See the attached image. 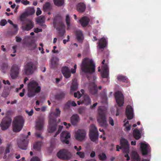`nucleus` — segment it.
I'll return each instance as SVG.
<instances>
[{
  "mask_svg": "<svg viewBox=\"0 0 161 161\" xmlns=\"http://www.w3.org/2000/svg\"><path fill=\"white\" fill-rule=\"evenodd\" d=\"M26 112L28 114L29 116H32L33 113V110L32 109L30 112L27 110H26Z\"/></svg>",
  "mask_w": 161,
  "mask_h": 161,
  "instance_id": "nucleus-59",
  "label": "nucleus"
},
{
  "mask_svg": "<svg viewBox=\"0 0 161 161\" xmlns=\"http://www.w3.org/2000/svg\"><path fill=\"white\" fill-rule=\"evenodd\" d=\"M124 126L125 127L126 131H130L131 128V125H129V122L127 121L124 124Z\"/></svg>",
  "mask_w": 161,
  "mask_h": 161,
  "instance_id": "nucleus-45",
  "label": "nucleus"
},
{
  "mask_svg": "<svg viewBox=\"0 0 161 161\" xmlns=\"http://www.w3.org/2000/svg\"><path fill=\"white\" fill-rule=\"evenodd\" d=\"M70 17H69V15L68 14H67L65 18V21L66 23V25H67V29H69L70 27Z\"/></svg>",
  "mask_w": 161,
  "mask_h": 161,
  "instance_id": "nucleus-39",
  "label": "nucleus"
},
{
  "mask_svg": "<svg viewBox=\"0 0 161 161\" xmlns=\"http://www.w3.org/2000/svg\"><path fill=\"white\" fill-rule=\"evenodd\" d=\"M42 14V11L39 8H37V11L36 12V15L38 16Z\"/></svg>",
  "mask_w": 161,
  "mask_h": 161,
  "instance_id": "nucleus-58",
  "label": "nucleus"
},
{
  "mask_svg": "<svg viewBox=\"0 0 161 161\" xmlns=\"http://www.w3.org/2000/svg\"><path fill=\"white\" fill-rule=\"evenodd\" d=\"M140 147L142 154L143 156L147 155L151 152V147L148 144L141 143Z\"/></svg>",
  "mask_w": 161,
  "mask_h": 161,
  "instance_id": "nucleus-15",
  "label": "nucleus"
},
{
  "mask_svg": "<svg viewBox=\"0 0 161 161\" xmlns=\"http://www.w3.org/2000/svg\"><path fill=\"white\" fill-rule=\"evenodd\" d=\"M89 136L91 141L97 143V140L98 138V131L97 127L93 124L91 125V128L90 130Z\"/></svg>",
  "mask_w": 161,
  "mask_h": 161,
  "instance_id": "nucleus-7",
  "label": "nucleus"
},
{
  "mask_svg": "<svg viewBox=\"0 0 161 161\" xmlns=\"http://www.w3.org/2000/svg\"><path fill=\"white\" fill-rule=\"evenodd\" d=\"M37 68L36 64L32 62H28L25 63L23 70V74L29 75H32Z\"/></svg>",
  "mask_w": 161,
  "mask_h": 161,
  "instance_id": "nucleus-4",
  "label": "nucleus"
},
{
  "mask_svg": "<svg viewBox=\"0 0 161 161\" xmlns=\"http://www.w3.org/2000/svg\"><path fill=\"white\" fill-rule=\"evenodd\" d=\"M80 68L82 72L91 74L95 72V66L92 59L86 58L83 59Z\"/></svg>",
  "mask_w": 161,
  "mask_h": 161,
  "instance_id": "nucleus-1",
  "label": "nucleus"
},
{
  "mask_svg": "<svg viewBox=\"0 0 161 161\" xmlns=\"http://www.w3.org/2000/svg\"><path fill=\"white\" fill-rule=\"evenodd\" d=\"M65 95V94L64 92H61L55 95V98L58 100H61L64 97Z\"/></svg>",
  "mask_w": 161,
  "mask_h": 161,
  "instance_id": "nucleus-34",
  "label": "nucleus"
},
{
  "mask_svg": "<svg viewBox=\"0 0 161 161\" xmlns=\"http://www.w3.org/2000/svg\"><path fill=\"white\" fill-rule=\"evenodd\" d=\"M65 25L63 23L59 24V26L56 28L58 31V33L61 36H63L65 33Z\"/></svg>",
  "mask_w": 161,
  "mask_h": 161,
  "instance_id": "nucleus-22",
  "label": "nucleus"
},
{
  "mask_svg": "<svg viewBox=\"0 0 161 161\" xmlns=\"http://www.w3.org/2000/svg\"><path fill=\"white\" fill-rule=\"evenodd\" d=\"M86 8V5L82 3H80L77 5V10L80 12L85 11Z\"/></svg>",
  "mask_w": 161,
  "mask_h": 161,
  "instance_id": "nucleus-30",
  "label": "nucleus"
},
{
  "mask_svg": "<svg viewBox=\"0 0 161 161\" xmlns=\"http://www.w3.org/2000/svg\"><path fill=\"white\" fill-rule=\"evenodd\" d=\"M79 21L82 27H85L88 25L90 19L87 16H83L79 20Z\"/></svg>",
  "mask_w": 161,
  "mask_h": 161,
  "instance_id": "nucleus-21",
  "label": "nucleus"
},
{
  "mask_svg": "<svg viewBox=\"0 0 161 161\" xmlns=\"http://www.w3.org/2000/svg\"><path fill=\"white\" fill-rule=\"evenodd\" d=\"M62 73L63 76L66 79L71 76L70 71L69 69L67 66L63 67L61 69Z\"/></svg>",
  "mask_w": 161,
  "mask_h": 161,
  "instance_id": "nucleus-20",
  "label": "nucleus"
},
{
  "mask_svg": "<svg viewBox=\"0 0 161 161\" xmlns=\"http://www.w3.org/2000/svg\"><path fill=\"white\" fill-rule=\"evenodd\" d=\"M8 67V64L5 63L2 64L1 66V71L4 73H5Z\"/></svg>",
  "mask_w": 161,
  "mask_h": 161,
  "instance_id": "nucleus-41",
  "label": "nucleus"
},
{
  "mask_svg": "<svg viewBox=\"0 0 161 161\" xmlns=\"http://www.w3.org/2000/svg\"><path fill=\"white\" fill-rule=\"evenodd\" d=\"M106 109L104 107L102 106L98 107L97 120L101 126L105 128H106L108 125L106 120Z\"/></svg>",
  "mask_w": 161,
  "mask_h": 161,
  "instance_id": "nucleus-2",
  "label": "nucleus"
},
{
  "mask_svg": "<svg viewBox=\"0 0 161 161\" xmlns=\"http://www.w3.org/2000/svg\"><path fill=\"white\" fill-rule=\"evenodd\" d=\"M125 114L128 119H131L133 118V110L131 106L128 105L126 107L125 109Z\"/></svg>",
  "mask_w": 161,
  "mask_h": 161,
  "instance_id": "nucleus-18",
  "label": "nucleus"
},
{
  "mask_svg": "<svg viewBox=\"0 0 161 161\" xmlns=\"http://www.w3.org/2000/svg\"><path fill=\"white\" fill-rule=\"evenodd\" d=\"M58 157L61 159L67 160L70 159L72 156L71 153L67 150H60L57 153Z\"/></svg>",
  "mask_w": 161,
  "mask_h": 161,
  "instance_id": "nucleus-12",
  "label": "nucleus"
},
{
  "mask_svg": "<svg viewBox=\"0 0 161 161\" xmlns=\"http://www.w3.org/2000/svg\"><path fill=\"white\" fill-rule=\"evenodd\" d=\"M50 3L48 2H46L43 6V8L45 10H47L50 9Z\"/></svg>",
  "mask_w": 161,
  "mask_h": 161,
  "instance_id": "nucleus-48",
  "label": "nucleus"
},
{
  "mask_svg": "<svg viewBox=\"0 0 161 161\" xmlns=\"http://www.w3.org/2000/svg\"><path fill=\"white\" fill-rule=\"evenodd\" d=\"M42 145V142L39 141L35 144L33 146V148L36 151H39L41 149V146Z\"/></svg>",
  "mask_w": 161,
  "mask_h": 161,
  "instance_id": "nucleus-36",
  "label": "nucleus"
},
{
  "mask_svg": "<svg viewBox=\"0 0 161 161\" xmlns=\"http://www.w3.org/2000/svg\"><path fill=\"white\" fill-rule=\"evenodd\" d=\"M28 95L29 97H33L36 93L39 92L41 90V87L36 81L33 80L31 81L28 84Z\"/></svg>",
  "mask_w": 161,
  "mask_h": 161,
  "instance_id": "nucleus-3",
  "label": "nucleus"
},
{
  "mask_svg": "<svg viewBox=\"0 0 161 161\" xmlns=\"http://www.w3.org/2000/svg\"><path fill=\"white\" fill-rule=\"evenodd\" d=\"M27 47L30 48V50H34L36 47L37 45L35 42L33 41H31L28 42L27 45Z\"/></svg>",
  "mask_w": 161,
  "mask_h": 161,
  "instance_id": "nucleus-33",
  "label": "nucleus"
},
{
  "mask_svg": "<svg viewBox=\"0 0 161 161\" xmlns=\"http://www.w3.org/2000/svg\"><path fill=\"white\" fill-rule=\"evenodd\" d=\"M54 4L58 6H61L64 3V0H54Z\"/></svg>",
  "mask_w": 161,
  "mask_h": 161,
  "instance_id": "nucleus-40",
  "label": "nucleus"
},
{
  "mask_svg": "<svg viewBox=\"0 0 161 161\" xmlns=\"http://www.w3.org/2000/svg\"><path fill=\"white\" fill-rule=\"evenodd\" d=\"M44 124V120L43 119H40L37 122L36 127L37 130H41L43 128Z\"/></svg>",
  "mask_w": 161,
  "mask_h": 161,
  "instance_id": "nucleus-31",
  "label": "nucleus"
},
{
  "mask_svg": "<svg viewBox=\"0 0 161 161\" xmlns=\"http://www.w3.org/2000/svg\"><path fill=\"white\" fill-rule=\"evenodd\" d=\"M25 12L28 15H32L35 13V10L33 7H29L27 8Z\"/></svg>",
  "mask_w": 161,
  "mask_h": 161,
  "instance_id": "nucleus-38",
  "label": "nucleus"
},
{
  "mask_svg": "<svg viewBox=\"0 0 161 161\" xmlns=\"http://www.w3.org/2000/svg\"><path fill=\"white\" fill-rule=\"evenodd\" d=\"M98 44L100 49L104 48L107 45L106 39L104 37L101 38L99 40Z\"/></svg>",
  "mask_w": 161,
  "mask_h": 161,
  "instance_id": "nucleus-26",
  "label": "nucleus"
},
{
  "mask_svg": "<svg viewBox=\"0 0 161 161\" xmlns=\"http://www.w3.org/2000/svg\"><path fill=\"white\" fill-rule=\"evenodd\" d=\"M60 112L61 111L59 108H56V111L53 113V114L55 116V117H53L56 119V118L60 116Z\"/></svg>",
  "mask_w": 161,
  "mask_h": 161,
  "instance_id": "nucleus-43",
  "label": "nucleus"
},
{
  "mask_svg": "<svg viewBox=\"0 0 161 161\" xmlns=\"http://www.w3.org/2000/svg\"><path fill=\"white\" fill-rule=\"evenodd\" d=\"M117 79L118 80L124 82H127L128 81V78L125 76L121 75L118 76Z\"/></svg>",
  "mask_w": 161,
  "mask_h": 161,
  "instance_id": "nucleus-37",
  "label": "nucleus"
},
{
  "mask_svg": "<svg viewBox=\"0 0 161 161\" xmlns=\"http://www.w3.org/2000/svg\"><path fill=\"white\" fill-rule=\"evenodd\" d=\"M11 146V145L10 144L8 143L7 144L5 150V154H6L10 152V148Z\"/></svg>",
  "mask_w": 161,
  "mask_h": 161,
  "instance_id": "nucleus-47",
  "label": "nucleus"
},
{
  "mask_svg": "<svg viewBox=\"0 0 161 161\" xmlns=\"http://www.w3.org/2000/svg\"><path fill=\"white\" fill-rule=\"evenodd\" d=\"M58 127V123L57 119L53 117H50L49 121V126L48 131L49 133H53L57 129Z\"/></svg>",
  "mask_w": 161,
  "mask_h": 161,
  "instance_id": "nucleus-10",
  "label": "nucleus"
},
{
  "mask_svg": "<svg viewBox=\"0 0 161 161\" xmlns=\"http://www.w3.org/2000/svg\"><path fill=\"white\" fill-rule=\"evenodd\" d=\"M78 88V84L76 80H73L71 86V90L73 91H75Z\"/></svg>",
  "mask_w": 161,
  "mask_h": 161,
  "instance_id": "nucleus-35",
  "label": "nucleus"
},
{
  "mask_svg": "<svg viewBox=\"0 0 161 161\" xmlns=\"http://www.w3.org/2000/svg\"><path fill=\"white\" fill-rule=\"evenodd\" d=\"M133 136L137 140H139L141 137V133L139 130L136 129H134L133 132Z\"/></svg>",
  "mask_w": 161,
  "mask_h": 161,
  "instance_id": "nucleus-32",
  "label": "nucleus"
},
{
  "mask_svg": "<svg viewBox=\"0 0 161 161\" xmlns=\"http://www.w3.org/2000/svg\"><path fill=\"white\" fill-rule=\"evenodd\" d=\"M88 90L93 95L97 94V89L96 85L94 82L89 84Z\"/></svg>",
  "mask_w": 161,
  "mask_h": 161,
  "instance_id": "nucleus-19",
  "label": "nucleus"
},
{
  "mask_svg": "<svg viewBox=\"0 0 161 161\" xmlns=\"http://www.w3.org/2000/svg\"><path fill=\"white\" fill-rule=\"evenodd\" d=\"M115 97L117 104L119 107L123 106L124 103V96L122 93L119 91L116 92L115 94Z\"/></svg>",
  "mask_w": 161,
  "mask_h": 161,
  "instance_id": "nucleus-13",
  "label": "nucleus"
},
{
  "mask_svg": "<svg viewBox=\"0 0 161 161\" xmlns=\"http://www.w3.org/2000/svg\"><path fill=\"white\" fill-rule=\"evenodd\" d=\"M7 24V21L6 19H5L1 20L0 22V25L1 26H5Z\"/></svg>",
  "mask_w": 161,
  "mask_h": 161,
  "instance_id": "nucleus-53",
  "label": "nucleus"
},
{
  "mask_svg": "<svg viewBox=\"0 0 161 161\" xmlns=\"http://www.w3.org/2000/svg\"><path fill=\"white\" fill-rule=\"evenodd\" d=\"M81 96V94L79 92H75L74 94V96L75 98H79Z\"/></svg>",
  "mask_w": 161,
  "mask_h": 161,
  "instance_id": "nucleus-51",
  "label": "nucleus"
},
{
  "mask_svg": "<svg viewBox=\"0 0 161 161\" xmlns=\"http://www.w3.org/2000/svg\"><path fill=\"white\" fill-rule=\"evenodd\" d=\"M131 157L133 161H140L141 158L139 155L136 151H132L131 154Z\"/></svg>",
  "mask_w": 161,
  "mask_h": 161,
  "instance_id": "nucleus-25",
  "label": "nucleus"
},
{
  "mask_svg": "<svg viewBox=\"0 0 161 161\" xmlns=\"http://www.w3.org/2000/svg\"><path fill=\"white\" fill-rule=\"evenodd\" d=\"M34 32L36 33H37L39 32H42V29H39L38 28H34Z\"/></svg>",
  "mask_w": 161,
  "mask_h": 161,
  "instance_id": "nucleus-55",
  "label": "nucleus"
},
{
  "mask_svg": "<svg viewBox=\"0 0 161 161\" xmlns=\"http://www.w3.org/2000/svg\"><path fill=\"white\" fill-rule=\"evenodd\" d=\"M71 105V101H68L65 105L64 106V109H68L69 108Z\"/></svg>",
  "mask_w": 161,
  "mask_h": 161,
  "instance_id": "nucleus-52",
  "label": "nucleus"
},
{
  "mask_svg": "<svg viewBox=\"0 0 161 161\" xmlns=\"http://www.w3.org/2000/svg\"><path fill=\"white\" fill-rule=\"evenodd\" d=\"M70 137V133L67 131H63L60 134L61 141L62 142L66 144L69 143V142L68 139Z\"/></svg>",
  "mask_w": 161,
  "mask_h": 161,
  "instance_id": "nucleus-17",
  "label": "nucleus"
},
{
  "mask_svg": "<svg viewBox=\"0 0 161 161\" xmlns=\"http://www.w3.org/2000/svg\"><path fill=\"white\" fill-rule=\"evenodd\" d=\"M21 2L22 3L25 5H27L29 4L30 2L27 0H22Z\"/></svg>",
  "mask_w": 161,
  "mask_h": 161,
  "instance_id": "nucleus-60",
  "label": "nucleus"
},
{
  "mask_svg": "<svg viewBox=\"0 0 161 161\" xmlns=\"http://www.w3.org/2000/svg\"><path fill=\"white\" fill-rule=\"evenodd\" d=\"M63 124L66 126V128H69V127H70L71 125L69 123L67 124V123L66 122H64Z\"/></svg>",
  "mask_w": 161,
  "mask_h": 161,
  "instance_id": "nucleus-64",
  "label": "nucleus"
},
{
  "mask_svg": "<svg viewBox=\"0 0 161 161\" xmlns=\"http://www.w3.org/2000/svg\"><path fill=\"white\" fill-rule=\"evenodd\" d=\"M24 120L23 117L21 116L16 117L13 122V130L15 132H18L20 131L23 126Z\"/></svg>",
  "mask_w": 161,
  "mask_h": 161,
  "instance_id": "nucleus-5",
  "label": "nucleus"
},
{
  "mask_svg": "<svg viewBox=\"0 0 161 161\" xmlns=\"http://www.w3.org/2000/svg\"><path fill=\"white\" fill-rule=\"evenodd\" d=\"M99 159L102 161H104L107 158L106 154L103 153H100L98 156Z\"/></svg>",
  "mask_w": 161,
  "mask_h": 161,
  "instance_id": "nucleus-42",
  "label": "nucleus"
},
{
  "mask_svg": "<svg viewBox=\"0 0 161 161\" xmlns=\"http://www.w3.org/2000/svg\"><path fill=\"white\" fill-rule=\"evenodd\" d=\"M11 112L10 111H8L6 115V116L3 118L1 123V126L2 130H5L7 129L10 125L12 119L10 117L7 116L10 114Z\"/></svg>",
  "mask_w": 161,
  "mask_h": 161,
  "instance_id": "nucleus-6",
  "label": "nucleus"
},
{
  "mask_svg": "<svg viewBox=\"0 0 161 161\" xmlns=\"http://www.w3.org/2000/svg\"><path fill=\"white\" fill-rule=\"evenodd\" d=\"M16 42H21L22 40L21 38L18 36H16L15 37Z\"/></svg>",
  "mask_w": 161,
  "mask_h": 161,
  "instance_id": "nucleus-62",
  "label": "nucleus"
},
{
  "mask_svg": "<svg viewBox=\"0 0 161 161\" xmlns=\"http://www.w3.org/2000/svg\"><path fill=\"white\" fill-rule=\"evenodd\" d=\"M20 67V64H14L12 65L10 71V75L12 79H15L18 76Z\"/></svg>",
  "mask_w": 161,
  "mask_h": 161,
  "instance_id": "nucleus-8",
  "label": "nucleus"
},
{
  "mask_svg": "<svg viewBox=\"0 0 161 161\" xmlns=\"http://www.w3.org/2000/svg\"><path fill=\"white\" fill-rule=\"evenodd\" d=\"M81 102L83 104L87 105L91 103V101L89 96L87 94H85L83 96Z\"/></svg>",
  "mask_w": 161,
  "mask_h": 161,
  "instance_id": "nucleus-27",
  "label": "nucleus"
},
{
  "mask_svg": "<svg viewBox=\"0 0 161 161\" xmlns=\"http://www.w3.org/2000/svg\"><path fill=\"white\" fill-rule=\"evenodd\" d=\"M44 17H39L36 19V22L38 24H42L44 22Z\"/></svg>",
  "mask_w": 161,
  "mask_h": 161,
  "instance_id": "nucleus-46",
  "label": "nucleus"
},
{
  "mask_svg": "<svg viewBox=\"0 0 161 161\" xmlns=\"http://www.w3.org/2000/svg\"><path fill=\"white\" fill-rule=\"evenodd\" d=\"M77 41L79 42H82L84 39V36L82 31L78 30L75 32Z\"/></svg>",
  "mask_w": 161,
  "mask_h": 161,
  "instance_id": "nucleus-24",
  "label": "nucleus"
},
{
  "mask_svg": "<svg viewBox=\"0 0 161 161\" xmlns=\"http://www.w3.org/2000/svg\"><path fill=\"white\" fill-rule=\"evenodd\" d=\"M102 76L103 78H107L108 76V65L105 64L102 67Z\"/></svg>",
  "mask_w": 161,
  "mask_h": 161,
  "instance_id": "nucleus-23",
  "label": "nucleus"
},
{
  "mask_svg": "<svg viewBox=\"0 0 161 161\" xmlns=\"http://www.w3.org/2000/svg\"><path fill=\"white\" fill-rule=\"evenodd\" d=\"M58 58L55 57L53 58L51 60V67L53 69H55L58 65L59 62Z\"/></svg>",
  "mask_w": 161,
  "mask_h": 161,
  "instance_id": "nucleus-28",
  "label": "nucleus"
},
{
  "mask_svg": "<svg viewBox=\"0 0 161 161\" xmlns=\"http://www.w3.org/2000/svg\"><path fill=\"white\" fill-rule=\"evenodd\" d=\"M96 155V153L95 151H92L90 155V156L92 158H93L95 157Z\"/></svg>",
  "mask_w": 161,
  "mask_h": 161,
  "instance_id": "nucleus-61",
  "label": "nucleus"
},
{
  "mask_svg": "<svg viewBox=\"0 0 161 161\" xmlns=\"http://www.w3.org/2000/svg\"><path fill=\"white\" fill-rule=\"evenodd\" d=\"M79 120V117L77 114H73L70 118L71 123L73 125H76Z\"/></svg>",
  "mask_w": 161,
  "mask_h": 161,
  "instance_id": "nucleus-29",
  "label": "nucleus"
},
{
  "mask_svg": "<svg viewBox=\"0 0 161 161\" xmlns=\"http://www.w3.org/2000/svg\"><path fill=\"white\" fill-rule=\"evenodd\" d=\"M14 27V28L15 29L14 33H16L18 31L19 28L18 27V25L17 24H14L13 25H12Z\"/></svg>",
  "mask_w": 161,
  "mask_h": 161,
  "instance_id": "nucleus-54",
  "label": "nucleus"
},
{
  "mask_svg": "<svg viewBox=\"0 0 161 161\" xmlns=\"http://www.w3.org/2000/svg\"><path fill=\"white\" fill-rule=\"evenodd\" d=\"M30 135V132H29L28 133V136L22 135V138L18 142V146L19 148L23 150H25L27 149V147L28 144L27 139L28 136Z\"/></svg>",
  "mask_w": 161,
  "mask_h": 161,
  "instance_id": "nucleus-9",
  "label": "nucleus"
},
{
  "mask_svg": "<svg viewBox=\"0 0 161 161\" xmlns=\"http://www.w3.org/2000/svg\"><path fill=\"white\" fill-rule=\"evenodd\" d=\"M31 161H40V160L38 157H34L31 159Z\"/></svg>",
  "mask_w": 161,
  "mask_h": 161,
  "instance_id": "nucleus-57",
  "label": "nucleus"
},
{
  "mask_svg": "<svg viewBox=\"0 0 161 161\" xmlns=\"http://www.w3.org/2000/svg\"><path fill=\"white\" fill-rule=\"evenodd\" d=\"M120 144L124 153H129V144L126 139L122 138L120 140Z\"/></svg>",
  "mask_w": 161,
  "mask_h": 161,
  "instance_id": "nucleus-14",
  "label": "nucleus"
},
{
  "mask_svg": "<svg viewBox=\"0 0 161 161\" xmlns=\"http://www.w3.org/2000/svg\"><path fill=\"white\" fill-rule=\"evenodd\" d=\"M85 108L83 107H80L78 109V111L80 114H82L85 112Z\"/></svg>",
  "mask_w": 161,
  "mask_h": 161,
  "instance_id": "nucleus-50",
  "label": "nucleus"
},
{
  "mask_svg": "<svg viewBox=\"0 0 161 161\" xmlns=\"http://www.w3.org/2000/svg\"><path fill=\"white\" fill-rule=\"evenodd\" d=\"M76 154L80 158H84L85 157V153L83 152H78L76 153Z\"/></svg>",
  "mask_w": 161,
  "mask_h": 161,
  "instance_id": "nucleus-49",
  "label": "nucleus"
},
{
  "mask_svg": "<svg viewBox=\"0 0 161 161\" xmlns=\"http://www.w3.org/2000/svg\"><path fill=\"white\" fill-rule=\"evenodd\" d=\"M28 15L25 12L23 13H22L20 16L19 19L20 21L22 22L23 21H25L24 19L26 17L28 16Z\"/></svg>",
  "mask_w": 161,
  "mask_h": 161,
  "instance_id": "nucleus-44",
  "label": "nucleus"
},
{
  "mask_svg": "<svg viewBox=\"0 0 161 161\" xmlns=\"http://www.w3.org/2000/svg\"><path fill=\"white\" fill-rule=\"evenodd\" d=\"M63 126L61 125H59L58 126V130L57 131V132H58V133H59L61 131L62 129H63Z\"/></svg>",
  "mask_w": 161,
  "mask_h": 161,
  "instance_id": "nucleus-63",
  "label": "nucleus"
},
{
  "mask_svg": "<svg viewBox=\"0 0 161 161\" xmlns=\"http://www.w3.org/2000/svg\"><path fill=\"white\" fill-rule=\"evenodd\" d=\"M109 122L110 124L112 126L114 125V121L113 119L111 117H109Z\"/></svg>",
  "mask_w": 161,
  "mask_h": 161,
  "instance_id": "nucleus-56",
  "label": "nucleus"
},
{
  "mask_svg": "<svg viewBox=\"0 0 161 161\" xmlns=\"http://www.w3.org/2000/svg\"><path fill=\"white\" fill-rule=\"evenodd\" d=\"M34 22L31 19H27L22 22L21 28L23 31H29L34 27Z\"/></svg>",
  "mask_w": 161,
  "mask_h": 161,
  "instance_id": "nucleus-11",
  "label": "nucleus"
},
{
  "mask_svg": "<svg viewBox=\"0 0 161 161\" xmlns=\"http://www.w3.org/2000/svg\"><path fill=\"white\" fill-rule=\"evenodd\" d=\"M86 134V132L85 130L79 129L75 133V138L77 140L82 141L85 139Z\"/></svg>",
  "mask_w": 161,
  "mask_h": 161,
  "instance_id": "nucleus-16",
  "label": "nucleus"
}]
</instances>
